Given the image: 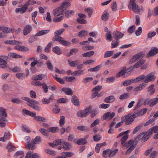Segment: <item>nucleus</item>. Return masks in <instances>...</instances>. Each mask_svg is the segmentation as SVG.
Returning <instances> with one entry per match:
<instances>
[{"instance_id":"nucleus-51","label":"nucleus","mask_w":158,"mask_h":158,"mask_svg":"<svg viewBox=\"0 0 158 158\" xmlns=\"http://www.w3.org/2000/svg\"><path fill=\"white\" fill-rule=\"evenodd\" d=\"M110 149H107L103 151L102 155L104 157H110Z\"/></svg>"},{"instance_id":"nucleus-39","label":"nucleus","mask_w":158,"mask_h":158,"mask_svg":"<svg viewBox=\"0 0 158 158\" xmlns=\"http://www.w3.org/2000/svg\"><path fill=\"white\" fill-rule=\"evenodd\" d=\"M134 70V68L133 67H131L130 68L125 69V71L126 74V76L127 77L130 75L131 73Z\"/></svg>"},{"instance_id":"nucleus-61","label":"nucleus","mask_w":158,"mask_h":158,"mask_svg":"<svg viewBox=\"0 0 158 158\" xmlns=\"http://www.w3.org/2000/svg\"><path fill=\"white\" fill-rule=\"evenodd\" d=\"M93 80L92 77H88L84 78L82 80V82L84 84H86L88 82L92 81Z\"/></svg>"},{"instance_id":"nucleus-28","label":"nucleus","mask_w":158,"mask_h":158,"mask_svg":"<svg viewBox=\"0 0 158 158\" xmlns=\"http://www.w3.org/2000/svg\"><path fill=\"white\" fill-rule=\"evenodd\" d=\"M49 31V30H42L37 33L35 35L36 36H40L44 35L48 33Z\"/></svg>"},{"instance_id":"nucleus-16","label":"nucleus","mask_w":158,"mask_h":158,"mask_svg":"<svg viewBox=\"0 0 158 158\" xmlns=\"http://www.w3.org/2000/svg\"><path fill=\"white\" fill-rule=\"evenodd\" d=\"M123 35V34L117 31H114L113 33V36L116 40L121 38Z\"/></svg>"},{"instance_id":"nucleus-32","label":"nucleus","mask_w":158,"mask_h":158,"mask_svg":"<svg viewBox=\"0 0 158 158\" xmlns=\"http://www.w3.org/2000/svg\"><path fill=\"white\" fill-rule=\"evenodd\" d=\"M78 52V50L77 48H73L71 49L69 53L67 54L66 56L67 57H69L72 55H75Z\"/></svg>"},{"instance_id":"nucleus-24","label":"nucleus","mask_w":158,"mask_h":158,"mask_svg":"<svg viewBox=\"0 0 158 158\" xmlns=\"http://www.w3.org/2000/svg\"><path fill=\"white\" fill-rule=\"evenodd\" d=\"M115 100V98L113 96H110L106 98L104 101L106 103H112Z\"/></svg>"},{"instance_id":"nucleus-15","label":"nucleus","mask_w":158,"mask_h":158,"mask_svg":"<svg viewBox=\"0 0 158 158\" xmlns=\"http://www.w3.org/2000/svg\"><path fill=\"white\" fill-rule=\"evenodd\" d=\"M126 67H123L122 69L118 72L116 75V77H119L121 76H123V77H126V74L125 73V70L126 69Z\"/></svg>"},{"instance_id":"nucleus-35","label":"nucleus","mask_w":158,"mask_h":158,"mask_svg":"<svg viewBox=\"0 0 158 158\" xmlns=\"http://www.w3.org/2000/svg\"><path fill=\"white\" fill-rule=\"evenodd\" d=\"M8 55L10 57L12 58H17L22 57V56L15 53H10L8 54Z\"/></svg>"},{"instance_id":"nucleus-48","label":"nucleus","mask_w":158,"mask_h":158,"mask_svg":"<svg viewBox=\"0 0 158 158\" xmlns=\"http://www.w3.org/2000/svg\"><path fill=\"white\" fill-rule=\"evenodd\" d=\"M41 138L40 136H36L33 140V142L35 144H38L41 142Z\"/></svg>"},{"instance_id":"nucleus-13","label":"nucleus","mask_w":158,"mask_h":158,"mask_svg":"<svg viewBox=\"0 0 158 158\" xmlns=\"http://www.w3.org/2000/svg\"><path fill=\"white\" fill-rule=\"evenodd\" d=\"M32 27L30 25L26 26L23 30V33L24 35H27L30 33L31 31Z\"/></svg>"},{"instance_id":"nucleus-41","label":"nucleus","mask_w":158,"mask_h":158,"mask_svg":"<svg viewBox=\"0 0 158 158\" xmlns=\"http://www.w3.org/2000/svg\"><path fill=\"white\" fill-rule=\"evenodd\" d=\"M63 143H64V144L63 147L65 150H68L71 148V144L69 143L64 141Z\"/></svg>"},{"instance_id":"nucleus-25","label":"nucleus","mask_w":158,"mask_h":158,"mask_svg":"<svg viewBox=\"0 0 158 158\" xmlns=\"http://www.w3.org/2000/svg\"><path fill=\"white\" fill-rule=\"evenodd\" d=\"M5 33H9L12 31V29L11 28L1 26L0 30Z\"/></svg>"},{"instance_id":"nucleus-19","label":"nucleus","mask_w":158,"mask_h":158,"mask_svg":"<svg viewBox=\"0 0 158 158\" xmlns=\"http://www.w3.org/2000/svg\"><path fill=\"white\" fill-rule=\"evenodd\" d=\"M24 152L23 151H17L14 155V157L15 158H25L24 156Z\"/></svg>"},{"instance_id":"nucleus-47","label":"nucleus","mask_w":158,"mask_h":158,"mask_svg":"<svg viewBox=\"0 0 158 158\" xmlns=\"http://www.w3.org/2000/svg\"><path fill=\"white\" fill-rule=\"evenodd\" d=\"M133 116L135 117V118L136 117L139 116H142L143 114V112L141 110H137L135 111L133 114Z\"/></svg>"},{"instance_id":"nucleus-31","label":"nucleus","mask_w":158,"mask_h":158,"mask_svg":"<svg viewBox=\"0 0 158 158\" xmlns=\"http://www.w3.org/2000/svg\"><path fill=\"white\" fill-rule=\"evenodd\" d=\"M130 97V94L127 93H124L121 94L119 97L120 100H124L127 99Z\"/></svg>"},{"instance_id":"nucleus-20","label":"nucleus","mask_w":158,"mask_h":158,"mask_svg":"<svg viewBox=\"0 0 158 158\" xmlns=\"http://www.w3.org/2000/svg\"><path fill=\"white\" fill-rule=\"evenodd\" d=\"M4 43L6 44H22V43L21 42L16 41L15 40H7L4 42Z\"/></svg>"},{"instance_id":"nucleus-38","label":"nucleus","mask_w":158,"mask_h":158,"mask_svg":"<svg viewBox=\"0 0 158 158\" xmlns=\"http://www.w3.org/2000/svg\"><path fill=\"white\" fill-rule=\"evenodd\" d=\"M70 6V4L69 2H63L60 6L61 9L64 10V8Z\"/></svg>"},{"instance_id":"nucleus-6","label":"nucleus","mask_w":158,"mask_h":158,"mask_svg":"<svg viewBox=\"0 0 158 158\" xmlns=\"http://www.w3.org/2000/svg\"><path fill=\"white\" fill-rule=\"evenodd\" d=\"M151 135L148 131L146 132H143L140 133L138 136V138H141L143 136L142 139V142H144L147 141L150 137V135Z\"/></svg>"},{"instance_id":"nucleus-62","label":"nucleus","mask_w":158,"mask_h":158,"mask_svg":"<svg viewBox=\"0 0 158 158\" xmlns=\"http://www.w3.org/2000/svg\"><path fill=\"white\" fill-rule=\"evenodd\" d=\"M43 76L44 75L43 74H39L38 75H36L33 78V80H41L43 79Z\"/></svg>"},{"instance_id":"nucleus-22","label":"nucleus","mask_w":158,"mask_h":158,"mask_svg":"<svg viewBox=\"0 0 158 158\" xmlns=\"http://www.w3.org/2000/svg\"><path fill=\"white\" fill-rule=\"evenodd\" d=\"M15 49L21 51H27L29 50L28 48L23 46L17 45L15 47Z\"/></svg>"},{"instance_id":"nucleus-12","label":"nucleus","mask_w":158,"mask_h":158,"mask_svg":"<svg viewBox=\"0 0 158 158\" xmlns=\"http://www.w3.org/2000/svg\"><path fill=\"white\" fill-rule=\"evenodd\" d=\"M27 6L25 3L23 7L20 8H16L15 9V11L17 13L20 12V14H22L26 12V10L27 9Z\"/></svg>"},{"instance_id":"nucleus-58","label":"nucleus","mask_w":158,"mask_h":158,"mask_svg":"<svg viewBox=\"0 0 158 158\" xmlns=\"http://www.w3.org/2000/svg\"><path fill=\"white\" fill-rule=\"evenodd\" d=\"M62 153V156H65L66 157H71L74 154V153L72 152H64Z\"/></svg>"},{"instance_id":"nucleus-64","label":"nucleus","mask_w":158,"mask_h":158,"mask_svg":"<svg viewBox=\"0 0 158 158\" xmlns=\"http://www.w3.org/2000/svg\"><path fill=\"white\" fill-rule=\"evenodd\" d=\"M12 102L14 103L19 104L22 102V101L19 98H15L12 100Z\"/></svg>"},{"instance_id":"nucleus-9","label":"nucleus","mask_w":158,"mask_h":158,"mask_svg":"<svg viewBox=\"0 0 158 158\" xmlns=\"http://www.w3.org/2000/svg\"><path fill=\"white\" fill-rule=\"evenodd\" d=\"M115 115V113L114 112L110 113V112H107L104 114L102 118V120H109L111 119Z\"/></svg>"},{"instance_id":"nucleus-60","label":"nucleus","mask_w":158,"mask_h":158,"mask_svg":"<svg viewBox=\"0 0 158 158\" xmlns=\"http://www.w3.org/2000/svg\"><path fill=\"white\" fill-rule=\"evenodd\" d=\"M35 119L37 121H40L46 122L47 119L43 117L36 116L35 117Z\"/></svg>"},{"instance_id":"nucleus-36","label":"nucleus","mask_w":158,"mask_h":158,"mask_svg":"<svg viewBox=\"0 0 158 158\" xmlns=\"http://www.w3.org/2000/svg\"><path fill=\"white\" fill-rule=\"evenodd\" d=\"M77 128L79 130L85 132L88 131L89 130V128L85 126H78Z\"/></svg>"},{"instance_id":"nucleus-1","label":"nucleus","mask_w":158,"mask_h":158,"mask_svg":"<svg viewBox=\"0 0 158 158\" xmlns=\"http://www.w3.org/2000/svg\"><path fill=\"white\" fill-rule=\"evenodd\" d=\"M156 78V76L152 73H150L149 74L145 76L144 75H141L136 77L137 82L143 80V82L145 83H148L149 82L154 81Z\"/></svg>"},{"instance_id":"nucleus-43","label":"nucleus","mask_w":158,"mask_h":158,"mask_svg":"<svg viewBox=\"0 0 158 158\" xmlns=\"http://www.w3.org/2000/svg\"><path fill=\"white\" fill-rule=\"evenodd\" d=\"M87 143V141L85 139L81 138L79 139L77 142V144L79 145H83Z\"/></svg>"},{"instance_id":"nucleus-57","label":"nucleus","mask_w":158,"mask_h":158,"mask_svg":"<svg viewBox=\"0 0 158 158\" xmlns=\"http://www.w3.org/2000/svg\"><path fill=\"white\" fill-rule=\"evenodd\" d=\"M58 129V128L57 127H50L48 128V130L49 132L54 133H56Z\"/></svg>"},{"instance_id":"nucleus-27","label":"nucleus","mask_w":158,"mask_h":158,"mask_svg":"<svg viewBox=\"0 0 158 158\" xmlns=\"http://www.w3.org/2000/svg\"><path fill=\"white\" fill-rule=\"evenodd\" d=\"M145 60H141L136 63L133 66L134 68H137L142 66L145 62Z\"/></svg>"},{"instance_id":"nucleus-52","label":"nucleus","mask_w":158,"mask_h":158,"mask_svg":"<svg viewBox=\"0 0 158 158\" xmlns=\"http://www.w3.org/2000/svg\"><path fill=\"white\" fill-rule=\"evenodd\" d=\"M88 34V32L86 30H82L80 31L78 33V36L81 37H83Z\"/></svg>"},{"instance_id":"nucleus-59","label":"nucleus","mask_w":158,"mask_h":158,"mask_svg":"<svg viewBox=\"0 0 158 158\" xmlns=\"http://www.w3.org/2000/svg\"><path fill=\"white\" fill-rule=\"evenodd\" d=\"M64 120L65 117L64 116H60V119L59 121V123L60 126L61 127H62L64 125L65 123Z\"/></svg>"},{"instance_id":"nucleus-30","label":"nucleus","mask_w":158,"mask_h":158,"mask_svg":"<svg viewBox=\"0 0 158 158\" xmlns=\"http://www.w3.org/2000/svg\"><path fill=\"white\" fill-rule=\"evenodd\" d=\"M158 102L157 98H153L150 100L149 106L152 107L156 105Z\"/></svg>"},{"instance_id":"nucleus-11","label":"nucleus","mask_w":158,"mask_h":158,"mask_svg":"<svg viewBox=\"0 0 158 158\" xmlns=\"http://www.w3.org/2000/svg\"><path fill=\"white\" fill-rule=\"evenodd\" d=\"M64 13V10H62L60 7L54 9L53 10V15L55 17L59 16L62 15Z\"/></svg>"},{"instance_id":"nucleus-10","label":"nucleus","mask_w":158,"mask_h":158,"mask_svg":"<svg viewBox=\"0 0 158 158\" xmlns=\"http://www.w3.org/2000/svg\"><path fill=\"white\" fill-rule=\"evenodd\" d=\"M158 53V48L157 47H152L147 55V57H149L153 56Z\"/></svg>"},{"instance_id":"nucleus-45","label":"nucleus","mask_w":158,"mask_h":158,"mask_svg":"<svg viewBox=\"0 0 158 158\" xmlns=\"http://www.w3.org/2000/svg\"><path fill=\"white\" fill-rule=\"evenodd\" d=\"M101 68V65H98L97 66L95 67L89 69L88 70V71L89 72H96L98 71Z\"/></svg>"},{"instance_id":"nucleus-44","label":"nucleus","mask_w":158,"mask_h":158,"mask_svg":"<svg viewBox=\"0 0 158 158\" xmlns=\"http://www.w3.org/2000/svg\"><path fill=\"white\" fill-rule=\"evenodd\" d=\"M106 144V142H104L100 143H98L97 144L95 147V151L97 153H98L99 152V150L101 147L103 145Z\"/></svg>"},{"instance_id":"nucleus-5","label":"nucleus","mask_w":158,"mask_h":158,"mask_svg":"<svg viewBox=\"0 0 158 158\" xmlns=\"http://www.w3.org/2000/svg\"><path fill=\"white\" fill-rule=\"evenodd\" d=\"M135 0H130V4L132 6L134 12L136 14L139 13L140 11V8L135 2Z\"/></svg>"},{"instance_id":"nucleus-7","label":"nucleus","mask_w":158,"mask_h":158,"mask_svg":"<svg viewBox=\"0 0 158 158\" xmlns=\"http://www.w3.org/2000/svg\"><path fill=\"white\" fill-rule=\"evenodd\" d=\"M53 41H58L60 44L65 46H68L70 44L69 42L63 40L62 37H55L53 38Z\"/></svg>"},{"instance_id":"nucleus-14","label":"nucleus","mask_w":158,"mask_h":158,"mask_svg":"<svg viewBox=\"0 0 158 158\" xmlns=\"http://www.w3.org/2000/svg\"><path fill=\"white\" fill-rule=\"evenodd\" d=\"M71 101L75 106L78 107L80 106V102L77 97L73 95L71 98Z\"/></svg>"},{"instance_id":"nucleus-53","label":"nucleus","mask_w":158,"mask_h":158,"mask_svg":"<svg viewBox=\"0 0 158 158\" xmlns=\"http://www.w3.org/2000/svg\"><path fill=\"white\" fill-rule=\"evenodd\" d=\"M83 73L84 70H78L77 71H76L74 72H73L71 74V75L74 76L79 75H80L83 74Z\"/></svg>"},{"instance_id":"nucleus-46","label":"nucleus","mask_w":158,"mask_h":158,"mask_svg":"<svg viewBox=\"0 0 158 158\" xmlns=\"http://www.w3.org/2000/svg\"><path fill=\"white\" fill-rule=\"evenodd\" d=\"M114 54V51H106L104 54V58L108 57L111 56Z\"/></svg>"},{"instance_id":"nucleus-50","label":"nucleus","mask_w":158,"mask_h":158,"mask_svg":"<svg viewBox=\"0 0 158 158\" xmlns=\"http://www.w3.org/2000/svg\"><path fill=\"white\" fill-rule=\"evenodd\" d=\"M30 100H29L28 102L27 103V104L30 107H31V105L32 106L35 104H37L38 103V102L33 99L31 98H30Z\"/></svg>"},{"instance_id":"nucleus-34","label":"nucleus","mask_w":158,"mask_h":158,"mask_svg":"<svg viewBox=\"0 0 158 158\" xmlns=\"http://www.w3.org/2000/svg\"><path fill=\"white\" fill-rule=\"evenodd\" d=\"M109 16V13L107 11H105L103 12L102 16V19L104 21H106L108 19Z\"/></svg>"},{"instance_id":"nucleus-21","label":"nucleus","mask_w":158,"mask_h":158,"mask_svg":"<svg viewBox=\"0 0 158 158\" xmlns=\"http://www.w3.org/2000/svg\"><path fill=\"white\" fill-rule=\"evenodd\" d=\"M146 86V84L144 83H142L139 85L134 89L133 91L135 92H138L143 89Z\"/></svg>"},{"instance_id":"nucleus-8","label":"nucleus","mask_w":158,"mask_h":158,"mask_svg":"<svg viewBox=\"0 0 158 158\" xmlns=\"http://www.w3.org/2000/svg\"><path fill=\"white\" fill-rule=\"evenodd\" d=\"M7 116L5 109L3 107L0 108V121H7L6 117Z\"/></svg>"},{"instance_id":"nucleus-54","label":"nucleus","mask_w":158,"mask_h":158,"mask_svg":"<svg viewBox=\"0 0 158 158\" xmlns=\"http://www.w3.org/2000/svg\"><path fill=\"white\" fill-rule=\"evenodd\" d=\"M101 136L98 134H96L95 135L93 136V140L95 142L99 141L101 139Z\"/></svg>"},{"instance_id":"nucleus-40","label":"nucleus","mask_w":158,"mask_h":158,"mask_svg":"<svg viewBox=\"0 0 158 158\" xmlns=\"http://www.w3.org/2000/svg\"><path fill=\"white\" fill-rule=\"evenodd\" d=\"M6 148L8 150L9 152H11L15 149V147L11 144V142H9L8 143Z\"/></svg>"},{"instance_id":"nucleus-23","label":"nucleus","mask_w":158,"mask_h":158,"mask_svg":"<svg viewBox=\"0 0 158 158\" xmlns=\"http://www.w3.org/2000/svg\"><path fill=\"white\" fill-rule=\"evenodd\" d=\"M62 90L67 95H71L73 94V92L71 89L69 88H62Z\"/></svg>"},{"instance_id":"nucleus-33","label":"nucleus","mask_w":158,"mask_h":158,"mask_svg":"<svg viewBox=\"0 0 158 158\" xmlns=\"http://www.w3.org/2000/svg\"><path fill=\"white\" fill-rule=\"evenodd\" d=\"M52 51L57 55L61 54V51L60 48L58 46H56L52 48Z\"/></svg>"},{"instance_id":"nucleus-18","label":"nucleus","mask_w":158,"mask_h":158,"mask_svg":"<svg viewBox=\"0 0 158 158\" xmlns=\"http://www.w3.org/2000/svg\"><path fill=\"white\" fill-rule=\"evenodd\" d=\"M154 84H151L150 85L147 89V92L149 93L150 95H152L155 92V89L154 88Z\"/></svg>"},{"instance_id":"nucleus-3","label":"nucleus","mask_w":158,"mask_h":158,"mask_svg":"<svg viewBox=\"0 0 158 158\" xmlns=\"http://www.w3.org/2000/svg\"><path fill=\"white\" fill-rule=\"evenodd\" d=\"M135 118L133 114H132L131 113H130L122 117L121 120H123V122H125L126 125H128L132 123Z\"/></svg>"},{"instance_id":"nucleus-42","label":"nucleus","mask_w":158,"mask_h":158,"mask_svg":"<svg viewBox=\"0 0 158 158\" xmlns=\"http://www.w3.org/2000/svg\"><path fill=\"white\" fill-rule=\"evenodd\" d=\"M74 13V11L73 10H68L65 11V16L68 18H69Z\"/></svg>"},{"instance_id":"nucleus-55","label":"nucleus","mask_w":158,"mask_h":158,"mask_svg":"<svg viewBox=\"0 0 158 158\" xmlns=\"http://www.w3.org/2000/svg\"><path fill=\"white\" fill-rule=\"evenodd\" d=\"M53 42H49L46 46L45 49V51L46 52H49L50 50V48L52 46Z\"/></svg>"},{"instance_id":"nucleus-2","label":"nucleus","mask_w":158,"mask_h":158,"mask_svg":"<svg viewBox=\"0 0 158 158\" xmlns=\"http://www.w3.org/2000/svg\"><path fill=\"white\" fill-rule=\"evenodd\" d=\"M91 109L92 106H90L86 107L85 110H79L77 112V116L79 118L85 117L90 113Z\"/></svg>"},{"instance_id":"nucleus-63","label":"nucleus","mask_w":158,"mask_h":158,"mask_svg":"<svg viewBox=\"0 0 158 158\" xmlns=\"http://www.w3.org/2000/svg\"><path fill=\"white\" fill-rule=\"evenodd\" d=\"M45 152L48 154L53 156H55L56 154V152L52 150L45 149Z\"/></svg>"},{"instance_id":"nucleus-29","label":"nucleus","mask_w":158,"mask_h":158,"mask_svg":"<svg viewBox=\"0 0 158 158\" xmlns=\"http://www.w3.org/2000/svg\"><path fill=\"white\" fill-rule=\"evenodd\" d=\"M35 143L33 142V140L31 141V143H29L27 144L25 148L27 149L34 150L35 149Z\"/></svg>"},{"instance_id":"nucleus-26","label":"nucleus","mask_w":158,"mask_h":158,"mask_svg":"<svg viewBox=\"0 0 158 158\" xmlns=\"http://www.w3.org/2000/svg\"><path fill=\"white\" fill-rule=\"evenodd\" d=\"M148 131L151 135L153 133L154 131L155 133H158V126L156 125L152 127L149 129Z\"/></svg>"},{"instance_id":"nucleus-37","label":"nucleus","mask_w":158,"mask_h":158,"mask_svg":"<svg viewBox=\"0 0 158 158\" xmlns=\"http://www.w3.org/2000/svg\"><path fill=\"white\" fill-rule=\"evenodd\" d=\"M136 143H133L132 145L128 149L125 153L126 155L129 154L131 152H132L135 148L136 147Z\"/></svg>"},{"instance_id":"nucleus-56","label":"nucleus","mask_w":158,"mask_h":158,"mask_svg":"<svg viewBox=\"0 0 158 158\" xmlns=\"http://www.w3.org/2000/svg\"><path fill=\"white\" fill-rule=\"evenodd\" d=\"M65 81L69 82H72L73 80H75L76 78L74 77H64Z\"/></svg>"},{"instance_id":"nucleus-4","label":"nucleus","mask_w":158,"mask_h":158,"mask_svg":"<svg viewBox=\"0 0 158 158\" xmlns=\"http://www.w3.org/2000/svg\"><path fill=\"white\" fill-rule=\"evenodd\" d=\"M144 56V54L142 52H139L136 54L134 55L130 59L129 63L131 64L135 62L136 60L139 59H141Z\"/></svg>"},{"instance_id":"nucleus-17","label":"nucleus","mask_w":158,"mask_h":158,"mask_svg":"<svg viewBox=\"0 0 158 158\" xmlns=\"http://www.w3.org/2000/svg\"><path fill=\"white\" fill-rule=\"evenodd\" d=\"M64 30V28H62L55 31L54 33L55 36L52 37V40L53 41V38L55 37H61L59 35L62 34Z\"/></svg>"},{"instance_id":"nucleus-49","label":"nucleus","mask_w":158,"mask_h":158,"mask_svg":"<svg viewBox=\"0 0 158 158\" xmlns=\"http://www.w3.org/2000/svg\"><path fill=\"white\" fill-rule=\"evenodd\" d=\"M94 51H92L83 53L82 55L83 57H90L94 55Z\"/></svg>"}]
</instances>
